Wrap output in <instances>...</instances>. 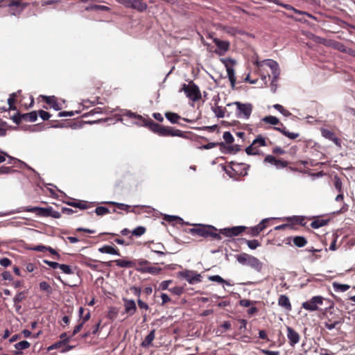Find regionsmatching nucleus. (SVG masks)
<instances>
[{
  "label": "nucleus",
  "instance_id": "28",
  "mask_svg": "<svg viewBox=\"0 0 355 355\" xmlns=\"http://www.w3.org/2000/svg\"><path fill=\"white\" fill-rule=\"evenodd\" d=\"M261 121L266 123L273 125H277L280 123L279 120L277 117L271 116V115L266 116L263 117L261 119Z\"/></svg>",
  "mask_w": 355,
  "mask_h": 355
},
{
  "label": "nucleus",
  "instance_id": "35",
  "mask_svg": "<svg viewBox=\"0 0 355 355\" xmlns=\"http://www.w3.org/2000/svg\"><path fill=\"white\" fill-rule=\"evenodd\" d=\"M273 107L285 116H288L291 114V112L288 110H286L282 105L275 104L273 105Z\"/></svg>",
  "mask_w": 355,
  "mask_h": 355
},
{
  "label": "nucleus",
  "instance_id": "54",
  "mask_svg": "<svg viewBox=\"0 0 355 355\" xmlns=\"http://www.w3.org/2000/svg\"><path fill=\"white\" fill-rule=\"evenodd\" d=\"M209 280L211 282H216L220 284H223V282H225V280L223 279L220 275H216L209 277Z\"/></svg>",
  "mask_w": 355,
  "mask_h": 355
},
{
  "label": "nucleus",
  "instance_id": "34",
  "mask_svg": "<svg viewBox=\"0 0 355 355\" xmlns=\"http://www.w3.org/2000/svg\"><path fill=\"white\" fill-rule=\"evenodd\" d=\"M230 228V234L232 236H238L242 233L245 227L244 226H235Z\"/></svg>",
  "mask_w": 355,
  "mask_h": 355
},
{
  "label": "nucleus",
  "instance_id": "37",
  "mask_svg": "<svg viewBox=\"0 0 355 355\" xmlns=\"http://www.w3.org/2000/svg\"><path fill=\"white\" fill-rule=\"evenodd\" d=\"M67 342H69V338H66V339H64L63 340L56 342V343H53V345H50L49 347H48L47 349H48V351H51L53 349H58L59 347H61V345L62 344L67 343Z\"/></svg>",
  "mask_w": 355,
  "mask_h": 355
},
{
  "label": "nucleus",
  "instance_id": "33",
  "mask_svg": "<svg viewBox=\"0 0 355 355\" xmlns=\"http://www.w3.org/2000/svg\"><path fill=\"white\" fill-rule=\"evenodd\" d=\"M6 157H8L9 158V162H8V164H12L13 162H19L20 164V167L22 168V167H25V168H27L28 169H30L31 171H34L31 167H30L29 166H28L25 162L19 160V159H17L16 158H14L12 157H10V155H8L7 154V155H6Z\"/></svg>",
  "mask_w": 355,
  "mask_h": 355
},
{
  "label": "nucleus",
  "instance_id": "6",
  "mask_svg": "<svg viewBox=\"0 0 355 355\" xmlns=\"http://www.w3.org/2000/svg\"><path fill=\"white\" fill-rule=\"evenodd\" d=\"M263 162L270 164L271 165L274 166L277 169H281L288 166V162L286 161L277 159L276 157L270 155H267L264 158Z\"/></svg>",
  "mask_w": 355,
  "mask_h": 355
},
{
  "label": "nucleus",
  "instance_id": "47",
  "mask_svg": "<svg viewBox=\"0 0 355 355\" xmlns=\"http://www.w3.org/2000/svg\"><path fill=\"white\" fill-rule=\"evenodd\" d=\"M246 243H247L248 248H250L251 250H254L260 245L259 242L256 239L247 240Z\"/></svg>",
  "mask_w": 355,
  "mask_h": 355
},
{
  "label": "nucleus",
  "instance_id": "30",
  "mask_svg": "<svg viewBox=\"0 0 355 355\" xmlns=\"http://www.w3.org/2000/svg\"><path fill=\"white\" fill-rule=\"evenodd\" d=\"M227 73L229 80L231 83V85L232 87H234L236 83V76L234 69L232 67H227Z\"/></svg>",
  "mask_w": 355,
  "mask_h": 355
},
{
  "label": "nucleus",
  "instance_id": "9",
  "mask_svg": "<svg viewBox=\"0 0 355 355\" xmlns=\"http://www.w3.org/2000/svg\"><path fill=\"white\" fill-rule=\"evenodd\" d=\"M209 229H214V227L211 225H198L197 227L191 229L190 232L192 234H197L202 237H209Z\"/></svg>",
  "mask_w": 355,
  "mask_h": 355
},
{
  "label": "nucleus",
  "instance_id": "23",
  "mask_svg": "<svg viewBox=\"0 0 355 355\" xmlns=\"http://www.w3.org/2000/svg\"><path fill=\"white\" fill-rule=\"evenodd\" d=\"M165 116H166V118L171 123H173V124H179V122H178V120L180 119H181L180 116H179L178 114L176 113H173V112H166L165 114ZM180 125L181 126H184V125H182V123H180Z\"/></svg>",
  "mask_w": 355,
  "mask_h": 355
},
{
  "label": "nucleus",
  "instance_id": "8",
  "mask_svg": "<svg viewBox=\"0 0 355 355\" xmlns=\"http://www.w3.org/2000/svg\"><path fill=\"white\" fill-rule=\"evenodd\" d=\"M123 301L124 306V313H126L128 317L133 315L137 311V306L135 300L123 298Z\"/></svg>",
  "mask_w": 355,
  "mask_h": 355
},
{
  "label": "nucleus",
  "instance_id": "19",
  "mask_svg": "<svg viewBox=\"0 0 355 355\" xmlns=\"http://www.w3.org/2000/svg\"><path fill=\"white\" fill-rule=\"evenodd\" d=\"M136 270L141 273H149L151 275L158 274L162 269L157 267H140L137 268Z\"/></svg>",
  "mask_w": 355,
  "mask_h": 355
},
{
  "label": "nucleus",
  "instance_id": "22",
  "mask_svg": "<svg viewBox=\"0 0 355 355\" xmlns=\"http://www.w3.org/2000/svg\"><path fill=\"white\" fill-rule=\"evenodd\" d=\"M45 98V102L50 105L55 110H60L61 107L60 104L55 101L54 96H43Z\"/></svg>",
  "mask_w": 355,
  "mask_h": 355
},
{
  "label": "nucleus",
  "instance_id": "11",
  "mask_svg": "<svg viewBox=\"0 0 355 355\" xmlns=\"http://www.w3.org/2000/svg\"><path fill=\"white\" fill-rule=\"evenodd\" d=\"M214 42L216 46L218 47V49L215 51V52L220 55H224L229 49L230 48V43L227 41L225 40H220L218 38H214Z\"/></svg>",
  "mask_w": 355,
  "mask_h": 355
},
{
  "label": "nucleus",
  "instance_id": "7",
  "mask_svg": "<svg viewBox=\"0 0 355 355\" xmlns=\"http://www.w3.org/2000/svg\"><path fill=\"white\" fill-rule=\"evenodd\" d=\"M270 69L271 73L273 76V78L272 80V83L276 81L280 74L279 68L278 63L271 59H266L263 61Z\"/></svg>",
  "mask_w": 355,
  "mask_h": 355
},
{
  "label": "nucleus",
  "instance_id": "4",
  "mask_svg": "<svg viewBox=\"0 0 355 355\" xmlns=\"http://www.w3.org/2000/svg\"><path fill=\"white\" fill-rule=\"evenodd\" d=\"M323 297L317 295L311 297L309 300L302 303V306L305 310L309 311H315L319 309V306L323 304Z\"/></svg>",
  "mask_w": 355,
  "mask_h": 355
},
{
  "label": "nucleus",
  "instance_id": "29",
  "mask_svg": "<svg viewBox=\"0 0 355 355\" xmlns=\"http://www.w3.org/2000/svg\"><path fill=\"white\" fill-rule=\"evenodd\" d=\"M164 219L168 223L175 222V223H180V224L183 223V219L179 216H176L165 214L164 216Z\"/></svg>",
  "mask_w": 355,
  "mask_h": 355
},
{
  "label": "nucleus",
  "instance_id": "31",
  "mask_svg": "<svg viewBox=\"0 0 355 355\" xmlns=\"http://www.w3.org/2000/svg\"><path fill=\"white\" fill-rule=\"evenodd\" d=\"M252 144L253 145H255L257 148L259 146H266V139L263 136L259 135L253 140Z\"/></svg>",
  "mask_w": 355,
  "mask_h": 355
},
{
  "label": "nucleus",
  "instance_id": "39",
  "mask_svg": "<svg viewBox=\"0 0 355 355\" xmlns=\"http://www.w3.org/2000/svg\"><path fill=\"white\" fill-rule=\"evenodd\" d=\"M245 152L248 155H258L259 153V149L255 145L252 143L251 145L245 148Z\"/></svg>",
  "mask_w": 355,
  "mask_h": 355
},
{
  "label": "nucleus",
  "instance_id": "41",
  "mask_svg": "<svg viewBox=\"0 0 355 355\" xmlns=\"http://www.w3.org/2000/svg\"><path fill=\"white\" fill-rule=\"evenodd\" d=\"M150 127L153 132L157 133L159 135L161 136L162 129H163L164 126H162L154 122H151Z\"/></svg>",
  "mask_w": 355,
  "mask_h": 355
},
{
  "label": "nucleus",
  "instance_id": "14",
  "mask_svg": "<svg viewBox=\"0 0 355 355\" xmlns=\"http://www.w3.org/2000/svg\"><path fill=\"white\" fill-rule=\"evenodd\" d=\"M220 98L218 97L217 98H214V101H215L214 105L211 106V109L215 116L217 118H224L227 110L225 107L218 105V102Z\"/></svg>",
  "mask_w": 355,
  "mask_h": 355
},
{
  "label": "nucleus",
  "instance_id": "17",
  "mask_svg": "<svg viewBox=\"0 0 355 355\" xmlns=\"http://www.w3.org/2000/svg\"><path fill=\"white\" fill-rule=\"evenodd\" d=\"M148 6L142 0H131V3L129 8H134L139 12H143L146 10Z\"/></svg>",
  "mask_w": 355,
  "mask_h": 355
},
{
  "label": "nucleus",
  "instance_id": "55",
  "mask_svg": "<svg viewBox=\"0 0 355 355\" xmlns=\"http://www.w3.org/2000/svg\"><path fill=\"white\" fill-rule=\"evenodd\" d=\"M16 170L12 169L11 167L8 166H1L0 167V174H8L10 173L16 172Z\"/></svg>",
  "mask_w": 355,
  "mask_h": 355
},
{
  "label": "nucleus",
  "instance_id": "57",
  "mask_svg": "<svg viewBox=\"0 0 355 355\" xmlns=\"http://www.w3.org/2000/svg\"><path fill=\"white\" fill-rule=\"evenodd\" d=\"M171 282V280H165L159 284V289L162 291L168 289V286Z\"/></svg>",
  "mask_w": 355,
  "mask_h": 355
},
{
  "label": "nucleus",
  "instance_id": "21",
  "mask_svg": "<svg viewBox=\"0 0 355 355\" xmlns=\"http://www.w3.org/2000/svg\"><path fill=\"white\" fill-rule=\"evenodd\" d=\"M155 331L154 329L150 331V332L146 336L145 339L141 343V346L143 347H148L152 344V342L155 337Z\"/></svg>",
  "mask_w": 355,
  "mask_h": 355
},
{
  "label": "nucleus",
  "instance_id": "1",
  "mask_svg": "<svg viewBox=\"0 0 355 355\" xmlns=\"http://www.w3.org/2000/svg\"><path fill=\"white\" fill-rule=\"evenodd\" d=\"M236 258L239 263L244 266H248L257 272H261L263 268V263L260 261L259 259L252 255L246 253H241L237 254Z\"/></svg>",
  "mask_w": 355,
  "mask_h": 355
},
{
  "label": "nucleus",
  "instance_id": "56",
  "mask_svg": "<svg viewBox=\"0 0 355 355\" xmlns=\"http://www.w3.org/2000/svg\"><path fill=\"white\" fill-rule=\"evenodd\" d=\"M39 115L44 121L48 120L51 117V114L48 112L44 110H40Z\"/></svg>",
  "mask_w": 355,
  "mask_h": 355
},
{
  "label": "nucleus",
  "instance_id": "13",
  "mask_svg": "<svg viewBox=\"0 0 355 355\" xmlns=\"http://www.w3.org/2000/svg\"><path fill=\"white\" fill-rule=\"evenodd\" d=\"M161 136L184 137V133L181 130L175 129L174 128L164 126L163 129H162Z\"/></svg>",
  "mask_w": 355,
  "mask_h": 355
},
{
  "label": "nucleus",
  "instance_id": "26",
  "mask_svg": "<svg viewBox=\"0 0 355 355\" xmlns=\"http://www.w3.org/2000/svg\"><path fill=\"white\" fill-rule=\"evenodd\" d=\"M329 220L327 219H316L311 222V227L313 229H318L327 225Z\"/></svg>",
  "mask_w": 355,
  "mask_h": 355
},
{
  "label": "nucleus",
  "instance_id": "58",
  "mask_svg": "<svg viewBox=\"0 0 355 355\" xmlns=\"http://www.w3.org/2000/svg\"><path fill=\"white\" fill-rule=\"evenodd\" d=\"M44 262L53 269L59 268V266L60 264L58 262L48 261V260H44Z\"/></svg>",
  "mask_w": 355,
  "mask_h": 355
},
{
  "label": "nucleus",
  "instance_id": "43",
  "mask_svg": "<svg viewBox=\"0 0 355 355\" xmlns=\"http://www.w3.org/2000/svg\"><path fill=\"white\" fill-rule=\"evenodd\" d=\"M94 211L98 216H103L110 213L109 209L105 207H98Z\"/></svg>",
  "mask_w": 355,
  "mask_h": 355
},
{
  "label": "nucleus",
  "instance_id": "10",
  "mask_svg": "<svg viewBox=\"0 0 355 355\" xmlns=\"http://www.w3.org/2000/svg\"><path fill=\"white\" fill-rule=\"evenodd\" d=\"M287 338L291 346L294 347L297 344L300 339V334L291 327H286Z\"/></svg>",
  "mask_w": 355,
  "mask_h": 355
},
{
  "label": "nucleus",
  "instance_id": "62",
  "mask_svg": "<svg viewBox=\"0 0 355 355\" xmlns=\"http://www.w3.org/2000/svg\"><path fill=\"white\" fill-rule=\"evenodd\" d=\"M162 299V304L164 305L171 301V298L168 297V295L166 293H162L161 295Z\"/></svg>",
  "mask_w": 355,
  "mask_h": 355
},
{
  "label": "nucleus",
  "instance_id": "12",
  "mask_svg": "<svg viewBox=\"0 0 355 355\" xmlns=\"http://www.w3.org/2000/svg\"><path fill=\"white\" fill-rule=\"evenodd\" d=\"M26 211L35 213L39 216H49L51 211V207H28L25 209Z\"/></svg>",
  "mask_w": 355,
  "mask_h": 355
},
{
  "label": "nucleus",
  "instance_id": "16",
  "mask_svg": "<svg viewBox=\"0 0 355 355\" xmlns=\"http://www.w3.org/2000/svg\"><path fill=\"white\" fill-rule=\"evenodd\" d=\"M343 318H338L336 320H333L332 318H328L327 321L324 322V326L329 330H332L334 329L337 328V327L341 324L343 322Z\"/></svg>",
  "mask_w": 355,
  "mask_h": 355
},
{
  "label": "nucleus",
  "instance_id": "20",
  "mask_svg": "<svg viewBox=\"0 0 355 355\" xmlns=\"http://www.w3.org/2000/svg\"><path fill=\"white\" fill-rule=\"evenodd\" d=\"M98 251L101 253L114 254L118 256L120 255L119 251L110 245H103L101 248H98Z\"/></svg>",
  "mask_w": 355,
  "mask_h": 355
},
{
  "label": "nucleus",
  "instance_id": "25",
  "mask_svg": "<svg viewBox=\"0 0 355 355\" xmlns=\"http://www.w3.org/2000/svg\"><path fill=\"white\" fill-rule=\"evenodd\" d=\"M114 262L116 265L121 268H132L135 266V262L132 261H127L123 259H117Z\"/></svg>",
  "mask_w": 355,
  "mask_h": 355
},
{
  "label": "nucleus",
  "instance_id": "38",
  "mask_svg": "<svg viewBox=\"0 0 355 355\" xmlns=\"http://www.w3.org/2000/svg\"><path fill=\"white\" fill-rule=\"evenodd\" d=\"M332 47L334 49H336L340 52L345 53L347 51V47L344 45L343 44L338 42H334L332 44Z\"/></svg>",
  "mask_w": 355,
  "mask_h": 355
},
{
  "label": "nucleus",
  "instance_id": "53",
  "mask_svg": "<svg viewBox=\"0 0 355 355\" xmlns=\"http://www.w3.org/2000/svg\"><path fill=\"white\" fill-rule=\"evenodd\" d=\"M216 230V229L214 227V229H209V236H210L214 239L220 240L221 239L220 234L215 232Z\"/></svg>",
  "mask_w": 355,
  "mask_h": 355
},
{
  "label": "nucleus",
  "instance_id": "40",
  "mask_svg": "<svg viewBox=\"0 0 355 355\" xmlns=\"http://www.w3.org/2000/svg\"><path fill=\"white\" fill-rule=\"evenodd\" d=\"M26 298L25 292H19L16 294V295L13 298L14 304H19L21 301H23Z\"/></svg>",
  "mask_w": 355,
  "mask_h": 355
},
{
  "label": "nucleus",
  "instance_id": "48",
  "mask_svg": "<svg viewBox=\"0 0 355 355\" xmlns=\"http://www.w3.org/2000/svg\"><path fill=\"white\" fill-rule=\"evenodd\" d=\"M59 268L64 274L70 275L73 273V270L70 266L66 264H60Z\"/></svg>",
  "mask_w": 355,
  "mask_h": 355
},
{
  "label": "nucleus",
  "instance_id": "18",
  "mask_svg": "<svg viewBox=\"0 0 355 355\" xmlns=\"http://www.w3.org/2000/svg\"><path fill=\"white\" fill-rule=\"evenodd\" d=\"M278 304L287 311H291L292 309L289 298L285 295H282L279 296L278 300Z\"/></svg>",
  "mask_w": 355,
  "mask_h": 355
},
{
  "label": "nucleus",
  "instance_id": "50",
  "mask_svg": "<svg viewBox=\"0 0 355 355\" xmlns=\"http://www.w3.org/2000/svg\"><path fill=\"white\" fill-rule=\"evenodd\" d=\"M107 203L114 205L117 207V208L122 209V210H125V211H128L130 207V205H125L123 203H119V202H108Z\"/></svg>",
  "mask_w": 355,
  "mask_h": 355
},
{
  "label": "nucleus",
  "instance_id": "60",
  "mask_svg": "<svg viewBox=\"0 0 355 355\" xmlns=\"http://www.w3.org/2000/svg\"><path fill=\"white\" fill-rule=\"evenodd\" d=\"M17 96L16 93H12L10 95L9 98H8V103L9 105L10 109H12V105L15 103V97Z\"/></svg>",
  "mask_w": 355,
  "mask_h": 355
},
{
  "label": "nucleus",
  "instance_id": "46",
  "mask_svg": "<svg viewBox=\"0 0 355 355\" xmlns=\"http://www.w3.org/2000/svg\"><path fill=\"white\" fill-rule=\"evenodd\" d=\"M40 288L42 291H46L48 293H51L52 289L51 286L46 282H42L40 283Z\"/></svg>",
  "mask_w": 355,
  "mask_h": 355
},
{
  "label": "nucleus",
  "instance_id": "15",
  "mask_svg": "<svg viewBox=\"0 0 355 355\" xmlns=\"http://www.w3.org/2000/svg\"><path fill=\"white\" fill-rule=\"evenodd\" d=\"M122 116H126L129 119H135L136 121L132 123H135L136 125H142L144 123V119L142 118L141 116L138 115L136 113L131 112L130 110H125L124 112L122 114Z\"/></svg>",
  "mask_w": 355,
  "mask_h": 355
},
{
  "label": "nucleus",
  "instance_id": "52",
  "mask_svg": "<svg viewBox=\"0 0 355 355\" xmlns=\"http://www.w3.org/2000/svg\"><path fill=\"white\" fill-rule=\"evenodd\" d=\"M223 137L224 140L228 144H232L234 140V137H233L232 135L230 133V132H227V131L223 133Z\"/></svg>",
  "mask_w": 355,
  "mask_h": 355
},
{
  "label": "nucleus",
  "instance_id": "51",
  "mask_svg": "<svg viewBox=\"0 0 355 355\" xmlns=\"http://www.w3.org/2000/svg\"><path fill=\"white\" fill-rule=\"evenodd\" d=\"M170 292L176 295H180L183 293L184 289L180 286H175L168 289Z\"/></svg>",
  "mask_w": 355,
  "mask_h": 355
},
{
  "label": "nucleus",
  "instance_id": "32",
  "mask_svg": "<svg viewBox=\"0 0 355 355\" xmlns=\"http://www.w3.org/2000/svg\"><path fill=\"white\" fill-rule=\"evenodd\" d=\"M23 119L30 122H35L37 119V114L36 112H31L30 113L22 114Z\"/></svg>",
  "mask_w": 355,
  "mask_h": 355
},
{
  "label": "nucleus",
  "instance_id": "61",
  "mask_svg": "<svg viewBox=\"0 0 355 355\" xmlns=\"http://www.w3.org/2000/svg\"><path fill=\"white\" fill-rule=\"evenodd\" d=\"M239 304L242 306L248 307L251 306L253 304V302L250 300L243 299L239 301Z\"/></svg>",
  "mask_w": 355,
  "mask_h": 355
},
{
  "label": "nucleus",
  "instance_id": "45",
  "mask_svg": "<svg viewBox=\"0 0 355 355\" xmlns=\"http://www.w3.org/2000/svg\"><path fill=\"white\" fill-rule=\"evenodd\" d=\"M146 232V228L142 226H139L134 229L132 232V234L136 236H140L143 235Z\"/></svg>",
  "mask_w": 355,
  "mask_h": 355
},
{
  "label": "nucleus",
  "instance_id": "24",
  "mask_svg": "<svg viewBox=\"0 0 355 355\" xmlns=\"http://www.w3.org/2000/svg\"><path fill=\"white\" fill-rule=\"evenodd\" d=\"M332 287L335 292H345L350 288V286L334 282L332 283Z\"/></svg>",
  "mask_w": 355,
  "mask_h": 355
},
{
  "label": "nucleus",
  "instance_id": "64",
  "mask_svg": "<svg viewBox=\"0 0 355 355\" xmlns=\"http://www.w3.org/2000/svg\"><path fill=\"white\" fill-rule=\"evenodd\" d=\"M137 304L139 307L141 309L148 310L149 309L148 305L146 302H143L141 299H138Z\"/></svg>",
  "mask_w": 355,
  "mask_h": 355
},
{
  "label": "nucleus",
  "instance_id": "5",
  "mask_svg": "<svg viewBox=\"0 0 355 355\" xmlns=\"http://www.w3.org/2000/svg\"><path fill=\"white\" fill-rule=\"evenodd\" d=\"M178 277L185 279L190 284H195L202 281L201 275L193 270H185L178 272Z\"/></svg>",
  "mask_w": 355,
  "mask_h": 355
},
{
  "label": "nucleus",
  "instance_id": "42",
  "mask_svg": "<svg viewBox=\"0 0 355 355\" xmlns=\"http://www.w3.org/2000/svg\"><path fill=\"white\" fill-rule=\"evenodd\" d=\"M92 202H88L87 201H79L78 202L77 208L80 209H87L92 207Z\"/></svg>",
  "mask_w": 355,
  "mask_h": 355
},
{
  "label": "nucleus",
  "instance_id": "27",
  "mask_svg": "<svg viewBox=\"0 0 355 355\" xmlns=\"http://www.w3.org/2000/svg\"><path fill=\"white\" fill-rule=\"evenodd\" d=\"M293 241L294 245L298 248L304 247L307 243V241L305 237L300 236H295Z\"/></svg>",
  "mask_w": 355,
  "mask_h": 355
},
{
  "label": "nucleus",
  "instance_id": "63",
  "mask_svg": "<svg viewBox=\"0 0 355 355\" xmlns=\"http://www.w3.org/2000/svg\"><path fill=\"white\" fill-rule=\"evenodd\" d=\"M1 276L3 279L4 280H12V275L9 271H4L3 272H2Z\"/></svg>",
  "mask_w": 355,
  "mask_h": 355
},
{
  "label": "nucleus",
  "instance_id": "59",
  "mask_svg": "<svg viewBox=\"0 0 355 355\" xmlns=\"http://www.w3.org/2000/svg\"><path fill=\"white\" fill-rule=\"evenodd\" d=\"M10 264L11 261L8 258L4 257L0 259V265L3 267H8Z\"/></svg>",
  "mask_w": 355,
  "mask_h": 355
},
{
  "label": "nucleus",
  "instance_id": "3",
  "mask_svg": "<svg viewBox=\"0 0 355 355\" xmlns=\"http://www.w3.org/2000/svg\"><path fill=\"white\" fill-rule=\"evenodd\" d=\"M182 90L187 96L193 101H196L201 98V94L198 87L193 82H190L188 85L184 84Z\"/></svg>",
  "mask_w": 355,
  "mask_h": 355
},
{
  "label": "nucleus",
  "instance_id": "44",
  "mask_svg": "<svg viewBox=\"0 0 355 355\" xmlns=\"http://www.w3.org/2000/svg\"><path fill=\"white\" fill-rule=\"evenodd\" d=\"M334 187H335L336 189L339 193L343 192V191H342L343 184H342L341 180L338 176L336 175L334 178Z\"/></svg>",
  "mask_w": 355,
  "mask_h": 355
},
{
  "label": "nucleus",
  "instance_id": "2",
  "mask_svg": "<svg viewBox=\"0 0 355 355\" xmlns=\"http://www.w3.org/2000/svg\"><path fill=\"white\" fill-rule=\"evenodd\" d=\"M232 105H236V115L239 119H248L252 114V105L251 103H242L239 101H235L232 103H228L227 106Z\"/></svg>",
  "mask_w": 355,
  "mask_h": 355
},
{
  "label": "nucleus",
  "instance_id": "36",
  "mask_svg": "<svg viewBox=\"0 0 355 355\" xmlns=\"http://www.w3.org/2000/svg\"><path fill=\"white\" fill-rule=\"evenodd\" d=\"M30 347V343L26 340L20 341L15 345V348L17 350L26 349Z\"/></svg>",
  "mask_w": 355,
  "mask_h": 355
},
{
  "label": "nucleus",
  "instance_id": "49",
  "mask_svg": "<svg viewBox=\"0 0 355 355\" xmlns=\"http://www.w3.org/2000/svg\"><path fill=\"white\" fill-rule=\"evenodd\" d=\"M82 264L94 270H98V265L92 263V260H90V259L83 261Z\"/></svg>",
  "mask_w": 355,
  "mask_h": 355
}]
</instances>
